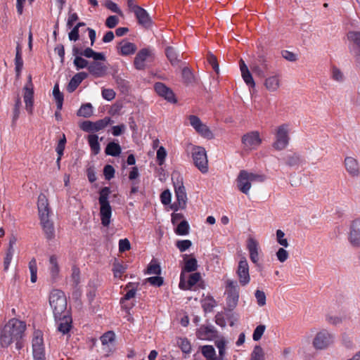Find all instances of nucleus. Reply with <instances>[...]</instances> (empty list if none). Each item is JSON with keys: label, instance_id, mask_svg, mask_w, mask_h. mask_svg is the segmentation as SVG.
<instances>
[{"label": "nucleus", "instance_id": "obj_1", "mask_svg": "<svg viewBox=\"0 0 360 360\" xmlns=\"http://www.w3.org/2000/svg\"><path fill=\"white\" fill-rule=\"evenodd\" d=\"M26 329L23 321L12 319L4 326L0 335V345L7 347L18 339H22Z\"/></svg>", "mask_w": 360, "mask_h": 360}, {"label": "nucleus", "instance_id": "obj_2", "mask_svg": "<svg viewBox=\"0 0 360 360\" xmlns=\"http://www.w3.org/2000/svg\"><path fill=\"white\" fill-rule=\"evenodd\" d=\"M110 193V188L107 186L102 188L99 191L98 202L101 221V224L105 227L110 225L112 216V207L108 200Z\"/></svg>", "mask_w": 360, "mask_h": 360}, {"label": "nucleus", "instance_id": "obj_3", "mask_svg": "<svg viewBox=\"0 0 360 360\" xmlns=\"http://www.w3.org/2000/svg\"><path fill=\"white\" fill-rule=\"evenodd\" d=\"M49 304L53 309L54 318H60L70 311L67 309V299L65 293L58 289L53 290L49 296Z\"/></svg>", "mask_w": 360, "mask_h": 360}, {"label": "nucleus", "instance_id": "obj_4", "mask_svg": "<svg viewBox=\"0 0 360 360\" xmlns=\"http://www.w3.org/2000/svg\"><path fill=\"white\" fill-rule=\"evenodd\" d=\"M172 180L174 188L176 203L173 205V209L176 211L179 208L184 209L188 200L186 188L184 185L183 177L179 173L172 175Z\"/></svg>", "mask_w": 360, "mask_h": 360}, {"label": "nucleus", "instance_id": "obj_5", "mask_svg": "<svg viewBox=\"0 0 360 360\" xmlns=\"http://www.w3.org/2000/svg\"><path fill=\"white\" fill-rule=\"evenodd\" d=\"M265 179L264 175L248 172L246 170H241L236 179L237 187L240 192L248 195L251 188V183L252 181L263 182Z\"/></svg>", "mask_w": 360, "mask_h": 360}, {"label": "nucleus", "instance_id": "obj_6", "mask_svg": "<svg viewBox=\"0 0 360 360\" xmlns=\"http://www.w3.org/2000/svg\"><path fill=\"white\" fill-rule=\"evenodd\" d=\"M335 342V335L326 329L318 332L312 341L313 347L316 350H325L332 346Z\"/></svg>", "mask_w": 360, "mask_h": 360}, {"label": "nucleus", "instance_id": "obj_7", "mask_svg": "<svg viewBox=\"0 0 360 360\" xmlns=\"http://www.w3.org/2000/svg\"><path fill=\"white\" fill-rule=\"evenodd\" d=\"M226 304L230 310L233 309L239 300V286L236 281L228 279L225 281Z\"/></svg>", "mask_w": 360, "mask_h": 360}, {"label": "nucleus", "instance_id": "obj_8", "mask_svg": "<svg viewBox=\"0 0 360 360\" xmlns=\"http://www.w3.org/2000/svg\"><path fill=\"white\" fill-rule=\"evenodd\" d=\"M194 165L202 173L208 171V160L205 149L201 146H195L191 150Z\"/></svg>", "mask_w": 360, "mask_h": 360}, {"label": "nucleus", "instance_id": "obj_9", "mask_svg": "<svg viewBox=\"0 0 360 360\" xmlns=\"http://www.w3.org/2000/svg\"><path fill=\"white\" fill-rule=\"evenodd\" d=\"M289 129L287 124L278 126L276 130V140L273 146L278 150L285 149L289 143L290 137L288 135Z\"/></svg>", "mask_w": 360, "mask_h": 360}, {"label": "nucleus", "instance_id": "obj_10", "mask_svg": "<svg viewBox=\"0 0 360 360\" xmlns=\"http://www.w3.org/2000/svg\"><path fill=\"white\" fill-rule=\"evenodd\" d=\"M236 273L240 285L246 286L250 283V276L249 272V264L245 257H241L238 262Z\"/></svg>", "mask_w": 360, "mask_h": 360}, {"label": "nucleus", "instance_id": "obj_11", "mask_svg": "<svg viewBox=\"0 0 360 360\" xmlns=\"http://www.w3.org/2000/svg\"><path fill=\"white\" fill-rule=\"evenodd\" d=\"M111 121V118L109 117H105L103 119L98 120L96 122L86 120L81 123L80 128L82 130L86 132L98 131L105 129L110 124Z\"/></svg>", "mask_w": 360, "mask_h": 360}, {"label": "nucleus", "instance_id": "obj_12", "mask_svg": "<svg viewBox=\"0 0 360 360\" xmlns=\"http://www.w3.org/2000/svg\"><path fill=\"white\" fill-rule=\"evenodd\" d=\"M23 98L26 110L32 115L34 106V89L31 75L28 76L27 82L23 87Z\"/></svg>", "mask_w": 360, "mask_h": 360}, {"label": "nucleus", "instance_id": "obj_13", "mask_svg": "<svg viewBox=\"0 0 360 360\" xmlns=\"http://www.w3.org/2000/svg\"><path fill=\"white\" fill-rule=\"evenodd\" d=\"M242 144L245 150H255L262 143L259 133L257 131H250L244 134L241 139Z\"/></svg>", "mask_w": 360, "mask_h": 360}, {"label": "nucleus", "instance_id": "obj_14", "mask_svg": "<svg viewBox=\"0 0 360 360\" xmlns=\"http://www.w3.org/2000/svg\"><path fill=\"white\" fill-rule=\"evenodd\" d=\"M188 120L191 125L195 129V130L200 134L202 136L211 139L213 138V134L209 129V127L203 124L200 119L196 115H190Z\"/></svg>", "mask_w": 360, "mask_h": 360}, {"label": "nucleus", "instance_id": "obj_15", "mask_svg": "<svg viewBox=\"0 0 360 360\" xmlns=\"http://www.w3.org/2000/svg\"><path fill=\"white\" fill-rule=\"evenodd\" d=\"M349 49L350 53L356 58H360V32L349 31L347 34Z\"/></svg>", "mask_w": 360, "mask_h": 360}, {"label": "nucleus", "instance_id": "obj_16", "mask_svg": "<svg viewBox=\"0 0 360 360\" xmlns=\"http://www.w3.org/2000/svg\"><path fill=\"white\" fill-rule=\"evenodd\" d=\"M348 240L352 246L360 247V219L352 221Z\"/></svg>", "mask_w": 360, "mask_h": 360}, {"label": "nucleus", "instance_id": "obj_17", "mask_svg": "<svg viewBox=\"0 0 360 360\" xmlns=\"http://www.w3.org/2000/svg\"><path fill=\"white\" fill-rule=\"evenodd\" d=\"M247 250L249 252L250 259L255 265L259 264V244L254 238L250 237L247 240Z\"/></svg>", "mask_w": 360, "mask_h": 360}, {"label": "nucleus", "instance_id": "obj_18", "mask_svg": "<svg viewBox=\"0 0 360 360\" xmlns=\"http://www.w3.org/2000/svg\"><path fill=\"white\" fill-rule=\"evenodd\" d=\"M88 71L94 77L101 78L103 77L107 74L108 68L103 63L100 62V60H94L90 62L88 66Z\"/></svg>", "mask_w": 360, "mask_h": 360}, {"label": "nucleus", "instance_id": "obj_19", "mask_svg": "<svg viewBox=\"0 0 360 360\" xmlns=\"http://www.w3.org/2000/svg\"><path fill=\"white\" fill-rule=\"evenodd\" d=\"M155 92L170 103H176V100L174 92L162 82H156L154 85Z\"/></svg>", "mask_w": 360, "mask_h": 360}, {"label": "nucleus", "instance_id": "obj_20", "mask_svg": "<svg viewBox=\"0 0 360 360\" xmlns=\"http://www.w3.org/2000/svg\"><path fill=\"white\" fill-rule=\"evenodd\" d=\"M134 14L135 15L139 25L146 29H149L152 27V18L144 8L141 7L137 11H134Z\"/></svg>", "mask_w": 360, "mask_h": 360}, {"label": "nucleus", "instance_id": "obj_21", "mask_svg": "<svg viewBox=\"0 0 360 360\" xmlns=\"http://www.w3.org/2000/svg\"><path fill=\"white\" fill-rule=\"evenodd\" d=\"M344 165L349 176L357 177L360 175V165L354 158L346 157L345 158Z\"/></svg>", "mask_w": 360, "mask_h": 360}, {"label": "nucleus", "instance_id": "obj_22", "mask_svg": "<svg viewBox=\"0 0 360 360\" xmlns=\"http://www.w3.org/2000/svg\"><path fill=\"white\" fill-rule=\"evenodd\" d=\"M37 207L40 220H44V219L49 218L51 211L48 200L44 195L41 194L39 195Z\"/></svg>", "mask_w": 360, "mask_h": 360}, {"label": "nucleus", "instance_id": "obj_23", "mask_svg": "<svg viewBox=\"0 0 360 360\" xmlns=\"http://www.w3.org/2000/svg\"><path fill=\"white\" fill-rule=\"evenodd\" d=\"M201 278L198 272L193 273L189 276L187 283L185 281L184 274L181 273L179 286L181 290H189L195 285Z\"/></svg>", "mask_w": 360, "mask_h": 360}, {"label": "nucleus", "instance_id": "obj_24", "mask_svg": "<svg viewBox=\"0 0 360 360\" xmlns=\"http://www.w3.org/2000/svg\"><path fill=\"white\" fill-rule=\"evenodd\" d=\"M56 321H58V330L63 335L67 334L70 330L72 327V317L70 313L65 314L60 318H55Z\"/></svg>", "mask_w": 360, "mask_h": 360}, {"label": "nucleus", "instance_id": "obj_25", "mask_svg": "<svg viewBox=\"0 0 360 360\" xmlns=\"http://www.w3.org/2000/svg\"><path fill=\"white\" fill-rule=\"evenodd\" d=\"M151 55V52L148 49H142L136 54L134 65L137 70H143L145 68V61Z\"/></svg>", "mask_w": 360, "mask_h": 360}, {"label": "nucleus", "instance_id": "obj_26", "mask_svg": "<svg viewBox=\"0 0 360 360\" xmlns=\"http://www.w3.org/2000/svg\"><path fill=\"white\" fill-rule=\"evenodd\" d=\"M196 335L200 340H212L217 336V330L212 326H202L197 330Z\"/></svg>", "mask_w": 360, "mask_h": 360}, {"label": "nucleus", "instance_id": "obj_27", "mask_svg": "<svg viewBox=\"0 0 360 360\" xmlns=\"http://www.w3.org/2000/svg\"><path fill=\"white\" fill-rule=\"evenodd\" d=\"M88 77V73L85 72H79L75 74L70 79L67 90L68 92L72 93L76 90L78 86L82 83L83 80Z\"/></svg>", "mask_w": 360, "mask_h": 360}, {"label": "nucleus", "instance_id": "obj_28", "mask_svg": "<svg viewBox=\"0 0 360 360\" xmlns=\"http://www.w3.org/2000/svg\"><path fill=\"white\" fill-rule=\"evenodd\" d=\"M40 224L42 227L44 233L45 237L48 240H51L55 237V228L53 225V222L48 219H44V220H40Z\"/></svg>", "mask_w": 360, "mask_h": 360}, {"label": "nucleus", "instance_id": "obj_29", "mask_svg": "<svg viewBox=\"0 0 360 360\" xmlns=\"http://www.w3.org/2000/svg\"><path fill=\"white\" fill-rule=\"evenodd\" d=\"M32 345V352H44L43 335L41 331H34Z\"/></svg>", "mask_w": 360, "mask_h": 360}, {"label": "nucleus", "instance_id": "obj_30", "mask_svg": "<svg viewBox=\"0 0 360 360\" xmlns=\"http://www.w3.org/2000/svg\"><path fill=\"white\" fill-rule=\"evenodd\" d=\"M264 84L266 89L269 91L274 92L277 91L280 86L279 74H276L266 77Z\"/></svg>", "mask_w": 360, "mask_h": 360}, {"label": "nucleus", "instance_id": "obj_31", "mask_svg": "<svg viewBox=\"0 0 360 360\" xmlns=\"http://www.w3.org/2000/svg\"><path fill=\"white\" fill-rule=\"evenodd\" d=\"M239 64L241 75L244 82L247 85L254 87L255 86V83L248 66L242 59H240Z\"/></svg>", "mask_w": 360, "mask_h": 360}, {"label": "nucleus", "instance_id": "obj_32", "mask_svg": "<svg viewBox=\"0 0 360 360\" xmlns=\"http://www.w3.org/2000/svg\"><path fill=\"white\" fill-rule=\"evenodd\" d=\"M188 255H185L184 257V266L182 268L181 273L184 274V272H193L195 271L198 268V262L195 257H191L187 259Z\"/></svg>", "mask_w": 360, "mask_h": 360}, {"label": "nucleus", "instance_id": "obj_33", "mask_svg": "<svg viewBox=\"0 0 360 360\" xmlns=\"http://www.w3.org/2000/svg\"><path fill=\"white\" fill-rule=\"evenodd\" d=\"M80 56H84L87 58H93L94 60H105V57L103 53L96 52L91 48H86L82 52Z\"/></svg>", "mask_w": 360, "mask_h": 360}, {"label": "nucleus", "instance_id": "obj_34", "mask_svg": "<svg viewBox=\"0 0 360 360\" xmlns=\"http://www.w3.org/2000/svg\"><path fill=\"white\" fill-rule=\"evenodd\" d=\"M49 272L52 279L55 280L60 272V267L58 263V259L56 255H51L49 258Z\"/></svg>", "mask_w": 360, "mask_h": 360}, {"label": "nucleus", "instance_id": "obj_35", "mask_svg": "<svg viewBox=\"0 0 360 360\" xmlns=\"http://www.w3.org/2000/svg\"><path fill=\"white\" fill-rule=\"evenodd\" d=\"M118 49L120 54L122 56H129L133 54L136 51V46L129 41H122L120 44Z\"/></svg>", "mask_w": 360, "mask_h": 360}, {"label": "nucleus", "instance_id": "obj_36", "mask_svg": "<svg viewBox=\"0 0 360 360\" xmlns=\"http://www.w3.org/2000/svg\"><path fill=\"white\" fill-rule=\"evenodd\" d=\"M165 54L167 59L169 60L172 65H178L180 62V59L179 58V53L174 47L167 46L165 49Z\"/></svg>", "mask_w": 360, "mask_h": 360}, {"label": "nucleus", "instance_id": "obj_37", "mask_svg": "<svg viewBox=\"0 0 360 360\" xmlns=\"http://www.w3.org/2000/svg\"><path fill=\"white\" fill-rule=\"evenodd\" d=\"M127 269V264L124 262H120L117 260L112 264V272L115 278H121L122 275L125 273Z\"/></svg>", "mask_w": 360, "mask_h": 360}, {"label": "nucleus", "instance_id": "obj_38", "mask_svg": "<svg viewBox=\"0 0 360 360\" xmlns=\"http://www.w3.org/2000/svg\"><path fill=\"white\" fill-rule=\"evenodd\" d=\"M15 69L16 72V76L18 77L20 75L22 67H23V60L22 58L21 53V48L19 45L16 47V53L15 57Z\"/></svg>", "mask_w": 360, "mask_h": 360}, {"label": "nucleus", "instance_id": "obj_39", "mask_svg": "<svg viewBox=\"0 0 360 360\" xmlns=\"http://www.w3.org/2000/svg\"><path fill=\"white\" fill-rule=\"evenodd\" d=\"M122 149L119 143L115 142H110L106 146L105 153L108 155L113 157L119 156L121 153Z\"/></svg>", "mask_w": 360, "mask_h": 360}, {"label": "nucleus", "instance_id": "obj_40", "mask_svg": "<svg viewBox=\"0 0 360 360\" xmlns=\"http://www.w3.org/2000/svg\"><path fill=\"white\" fill-rule=\"evenodd\" d=\"M201 352L207 360H217L215 349L212 345L202 346Z\"/></svg>", "mask_w": 360, "mask_h": 360}, {"label": "nucleus", "instance_id": "obj_41", "mask_svg": "<svg viewBox=\"0 0 360 360\" xmlns=\"http://www.w3.org/2000/svg\"><path fill=\"white\" fill-rule=\"evenodd\" d=\"M88 142L92 153L97 155L100 152V144L98 143V136L96 134H90L88 136Z\"/></svg>", "mask_w": 360, "mask_h": 360}, {"label": "nucleus", "instance_id": "obj_42", "mask_svg": "<svg viewBox=\"0 0 360 360\" xmlns=\"http://www.w3.org/2000/svg\"><path fill=\"white\" fill-rule=\"evenodd\" d=\"M93 113V107L91 103L82 105L77 112V115L84 117H89Z\"/></svg>", "mask_w": 360, "mask_h": 360}, {"label": "nucleus", "instance_id": "obj_43", "mask_svg": "<svg viewBox=\"0 0 360 360\" xmlns=\"http://www.w3.org/2000/svg\"><path fill=\"white\" fill-rule=\"evenodd\" d=\"M161 273V269L159 264L156 260L152 259L151 262L148 265L147 269L146 271V274H155L160 275Z\"/></svg>", "mask_w": 360, "mask_h": 360}, {"label": "nucleus", "instance_id": "obj_44", "mask_svg": "<svg viewBox=\"0 0 360 360\" xmlns=\"http://www.w3.org/2000/svg\"><path fill=\"white\" fill-rule=\"evenodd\" d=\"M302 159L301 156L297 153L289 155L286 157L285 163L290 167L297 166L302 163Z\"/></svg>", "mask_w": 360, "mask_h": 360}, {"label": "nucleus", "instance_id": "obj_45", "mask_svg": "<svg viewBox=\"0 0 360 360\" xmlns=\"http://www.w3.org/2000/svg\"><path fill=\"white\" fill-rule=\"evenodd\" d=\"M215 345L219 349V356L217 357V360H224L226 354V340L223 338L217 340L215 341Z\"/></svg>", "mask_w": 360, "mask_h": 360}, {"label": "nucleus", "instance_id": "obj_46", "mask_svg": "<svg viewBox=\"0 0 360 360\" xmlns=\"http://www.w3.org/2000/svg\"><path fill=\"white\" fill-rule=\"evenodd\" d=\"M189 224L186 220L181 221L175 229L176 234L179 236L187 235L189 232Z\"/></svg>", "mask_w": 360, "mask_h": 360}, {"label": "nucleus", "instance_id": "obj_47", "mask_svg": "<svg viewBox=\"0 0 360 360\" xmlns=\"http://www.w3.org/2000/svg\"><path fill=\"white\" fill-rule=\"evenodd\" d=\"M74 65L75 66L77 70L83 68H87L89 65V62L83 58L82 56H76L73 61Z\"/></svg>", "mask_w": 360, "mask_h": 360}, {"label": "nucleus", "instance_id": "obj_48", "mask_svg": "<svg viewBox=\"0 0 360 360\" xmlns=\"http://www.w3.org/2000/svg\"><path fill=\"white\" fill-rule=\"evenodd\" d=\"M22 103L21 99L19 96L15 99V102L13 107V124H15L20 116V109L21 107Z\"/></svg>", "mask_w": 360, "mask_h": 360}, {"label": "nucleus", "instance_id": "obj_49", "mask_svg": "<svg viewBox=\"0 0 360 360\" xmlns=\"http://www.w3.org/2000/svg\"><path fill=\"white\" fill-rule=\"evenodd\" d=\"M181 74L184 82L187 84L194 82L193 74L188 68H184Z\"/></svg>", "mask_w": 360, "mask_h": 360}, {"label": "nucleus", "instance_id": "obj_50", "mask_svg": "<svg viewBox=\"0 0 360 360\" xmlns=\"http://www.w3.org/2000/svg\"><path fill=\"white\" fill-rule=\"evenodd\" d=\"M250 360H264V352L260 346L257 345L255 347L251 354Z\"/></svg>", "mask_w": 360, "mask_h": 360}, {"label": "nucleus", "instance_id": "obj_51", "mask_svg": "<svg viewBox=\"0 0 360 360\" xmlns=\"http://www.w3.org/2000/svg\"><path fill=\"white\" fill-rule=\"evenodd\" d=\"M207 60L209 64L214 70V72L218 74L219 71V67L216 56H214L212 53H209L207 56Z\"/></svg>", "mask_w": 360, "mask_h": 360}, {"label": "nucleus", "instance_id": "obj_52", "mask_svg": "<svg viewBox=\"0 0 360 360\" xmlns=\"http://www.w3.org/2000/svg\"><path fill=\"white\" fill-rule=\"evenodd\" d=\"M13 248H8L6 256L4 259V269L5 271H7L9 268L10 264L13 256Z\"/></svg>", "mask_w": 360, "mask_h": 360}, {"label": "nucleus", "instance_id": "obj_53", "mask_svg": "<svg viewBox=\"0 0 360 360\" xmlns=\"http://www.w3.org/2000/svg\"><path fill=\"white\" fill-rule=\"evenodd\" d=\"M115 335L113 331H108L105 333L101 337V341L103 345H108L110 342H112L115 340Z\"/></svg>", "mask_w": 360, "mask_h": 360}, {"label": "nucleus", "instance_id": "obj_54", "mask_svg": "<svg viewBox=\"0 0 360 360\" xmlns=\"http://www.w3.org/2000/svg\"><path fill=\"white\" fill-rule=\"evenodd\" d=\"M266 329V326L264 325H259L255 329L252 334V339L255 341H258L262 338L264 331Z\"/></svg>", "mask_w": 360, "mask_h": 360}, {"label": "nucleus", "instance_id": "obj_55", "mask_svg": "<svg viewBox=\"0 0 360 360\" xmlns=\"http://www.w3.org/2000/svg\"><path fill=\"white\" fill-rule=\"evenodd\" d=\"M167 156V152L163 146H160L157 151V162L159 165H162Z\"/></svg>", "mask_w": 360, "mask_h": 360}, {"label": "nucleus", "instance_id": "obj_56", "mask_svg": "<svg viewBox=\"0 0 360 360\" xmlns=\"http://www.w3.org/2000/svg\"><path fill=\"white\" fill-rule=\"evenodd\" d=\"M285 233L281 231V229H278L276 231V240L278 244L281 245L287 248L288 247L289 244L288 242V240L286 238H284Z\"/></svg>", "mask_w": 360, "mask_h": 360}, {"label": "nucleus", "instance_id": "obj_57", "mask_svg": "<svg viewBox=\"0 0 360 360\" xmlns=\"http://www.w3.org/2000/svg\"><path fill=\"white\" fill-rule=\"evenodd\" d=\"M146 282L149 283L153 286L160 287L163 284L164 280L162 277L156 276L147 278Z\"/></svg>", "mask_w": 360, "mask_h": 360}, {"label": "nucleus", "instance_id": "obj_58", "mask_svg": "<svg viewBox=\"0 0 360 360\" xmlns=\"http://www.w3.org/2000/svg\"><path fill=\"white\" fill-rule=\"evenodd\" d=\"M192 245V243L189 240H178L176 242V246L179 250L180 252H183L188 250Z\"/></svg>", "mask_w": 360, "mask_h": 360}, {"label": "nucleus", "instance_id": "obj_59", "mask_svg": "<svg viewBox=\"0 0 360 360\" xmlns=\"http://www.w3.org/2000/svg\"><path fill=\"white\" fill-rule=\"evenodd\" d=\"M102 97L107 101H112L115 97V91L112 89H103L101 91Z\"/></svg>", "mask_w": 360, "mask_h": 360}, {"label": "nucleus", "instance_id": "obj_60", "mask_svg": "<svg viewBox=\"0 0 360 360\" xmlns=\"http://www.w3.org/2000/svg\"><path fill=\"white\" fill-rule=\"evenodd\" d=\"M71 278L74 285L77 286L80 282V271L77 266L72 267Z\"/></svg>", "mask_w": 360, "mask_h": 360}, {"label": "nucleus", "instance_id": "obj_61", "mask_svg": "<svg viewBox=\"0 0 360 360\" xmlns=\"http://www.w3.org/2000/svg\"><path fill=\"white\" fill-rule=\"evenodd\" d=\"M255 295L259 306L262 307L266 304V295L263 291L257 290Z\"/></svg>", "mask_w": 360, "mask_h": 360}, {"label": "nucleus", "instance_id": "obj_62", "mask_svg": "<svg viewBox=\"0 0 360 360\" xmlns=\"http://www.w3.org/2000/svg\"><path fill=\"white\" fill-rule=\"evenodd\" d=\"M103 174L105 179L110 180L115 176V169L110 165H106L103 168Z\"/></svg>", "mask_w": 360, "mask_h": 360}, {"label": "nucleus", "instance_id": "obj_63", "mask_svg": "<svg viewBox=\"0 0 360 360\" xmlns=\"http://www.w3.org/2000/svg\"><path fill=\"white\" fill-rule=\"evenodd\" d=\"M276 257L279 262H284L288 259L289 253L284 248H280L276 252Z\"/></svg>", "mask_w": 360, "mask_h": 360}, {"label": "nucleus", "instance_id": "obj_64", "mask_svg": "<svg viewBox=\"0 0 360 360\" xmlns=\"http://www.w3.org/2000/svg\"><path fill=\"white\" fill-rule=\"evenodd\" d=\"M119 23V18L116 15H110L105 20V26L108 28H114Z\"/></svg>", "mask_w": 360, "mask_h": 360}]
</instances>
